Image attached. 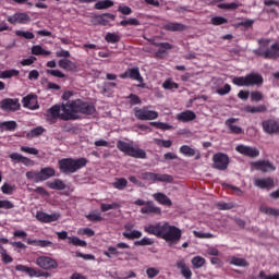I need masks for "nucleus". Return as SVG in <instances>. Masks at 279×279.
Here are the masks:
<instances>
[{
  "instance_id": "nucleus-1",
  "label": "nucleus",
  "mask_w": 279,
  "mask_h": 279,
  "mask_svg": "<svg viewBox=\"0 0 279 279\" xmlns=\"http://www.w3.org/2000/svg\"><path fill=\"white\" fill-rule=\"evenodd\" d=\"M71 97H73L72 92H64L62 99L66 102L53 105L46 111L47 123L53 125L58 123V119L61 121H77V119H82V114H95V106L82 99L70 100Z\"/></svg>"
},
{
  "instance_id": "nucleus-2",
  "label": "nucleus",
  "mask_w": 279,
  "mask_h": 279,
  "mask_svg": "<svg viewBox=\"0 0 279 279\" xmlns=\"http://www.w3.org/2000/svg\"><path fill=\"white\" fill-rule=\"evenodd\" d=\"M144 231L147 234H153L159 239H163L168 243L169 247L178 245L180 239H182V230L175 226H171L169 222H157L155 225H147L144 227Z\"/></svg>"
},
{
  "instance_id": "nucleus-3",
  "label": "nucleus",
  "mask_w": 279,
  "mask_h": 279,
  "mask_svg": "<svg viewBox=\"0 0 279 279\" xmlns=\"http://www.w3.org/2000/svg\"><path fill=\"white\" fill-rule=\"evenodd\" d=\"M85 165H88V160L86 158H64L59 160V169L61 173H75L83 169Z\"/></svg>"
},
{
  "instance_id": "nucleus-4",
  "label": "nucleus",
  "mask_w": 279,
  "mask_h": 279,
  "mask_svg": "<svg viewBox=\"0 0 279 279\" xmlns=\"http://www.w3.org/2000/svg\"><path fill=\"white\" fill-rule=\"evenodd\" d=\"M117 148L122 151V154H125L126 156H131V158H140V159H145L147 158V153L138 147L134 146V142H123V141H118L117 143Z\"/></svg>"
},
{
  "instance_id": "nucleus-5",
  "label": "nucleus",
  "mask_w": 279,
  "mask_h": 279,
  "mask_svg": "<svg viewBox=\"0 0 279 279\" xmlns=\"http://www.w3.org/2000/svg\"><path fill=\"white\" fill-rule=\"evenodd\" d=\"M117 148L122 151V154H125L126 156H131V158H140V159H145L147 158V153L138 147L134 146V142H123V141H118L117 143Z\"/></svg>"
},
{
  "instance_id": "nucleus-6",
  "label": "nucleus",
  "mask_w": 279,
  "mask_h": 279,
  "mask_svg": "<svg viewBox=\"0 0 279 279\" xmlns=\"http://www.w3.org/2000/svg\"><path fill=\"white\" fill-rule=\"evenodd\" d=\"M53 175H56V170L51 167L41 168L40 171L32 170L26 172L27 180H32L36 184L47 182Z\"/></svg>"
},
{
  "instance_id": "nucleus-7",
  "label": "nucleus",
  "mask_w": 279,
  "mask_h": 279,
  "mask_svg": "<svg viewBox=\"0 0 279 279\" xmlns=\"http://www.w3.org/2000/svg\"><path fill=\"white\" fill-rule=\"evenodd\" d=\"M134 112L140 121H154L158 118V111L149 110L147 107H135Z\"/></svg>"
},
{
  "instance_id": "nucleus-8",
  "label": "nucleus",
  "mask_w": 279,
  "mask_h": 279,
  "mask_svg": "<svg viewBox=\"0 0 279 279\" xmlns=\"http://www.w3.org/2000/svg\"><path fill=\"white\" fill-rule=\"evenodd\" d=\"M252 171H262V173H269L271 171H276V166L271 163L269 160H258L251 162Z\"/></svg>"
},
{
  "instance_id": "nucleus-9",
  "label": "nucleus",
  "mask_w": 279,
  "mask_h": 279,
  "mask_svg": "<svg viewBox=\"0 0 279 279\" xmlns=\"http://www.w3.org/2000/svg\"><path fill=\"white\" fill-rule=\"evenodd\" d=\"M120 77L121 80H128L130 77V80H134L141 84L140 88H145V83H143L144 80L138 68L128 69L124 73L120 74Z\"/></svg>"
},
{
  "instance_id": "nucleus-10",
  "label": "nucleus",
  "mask_w": 279,
  "mask_h": 279,
  "mask_svg": "<svg viewBox=\"0 0 279 279\" xmlns=\"http://www.w3.org/2000/svg\"><path fill=\"white\" fill-rule=\"evenodd\" d=\"M0 108L4 112H16L21 110V102L16 98H4L0 101Z\"/></svg>"
},
{
  "instance_id": "nucleus-11",
  "label": "nucleus",
  "mask_w": 279,
  "mask_h": 279,
  "mask_svg": "<svg viewBox=\"0 0 279 279\" xmlns=\"http://www.w3.org/2000/svg\"><path fill=\"white\" fill-rule=\"evenodd\" d=\"M37 267H40V269H58V262L56 259L49 257V256H40L36 259Z\"/></svg>"
},
{
  "instance_id": "nucleus-12",
  "label": "nucleus",
  "mask_w": 279,
  "mask_h": 279,
  "mask_svg": "<svg viewBox=\"0 0 279 279\" xmlns=\"http://www.w3.org/2000/svg\"><path fill=\"white\" fill-rule=\"evenodd\" d=\"M265 82V78L260 75V73H250L245 76V86H257V88H260Z\"/></svg>"
},
{
  "instance_id": "nucleus-13",
  "label": "nucleus",
  "mask_w": 279,
  "mask_h": 279,
  "mask_svg": "<svg viewBox=\"0 0 279 279\" xmlns=\"http://www.w3.org/2000/svg\"><path fill=\"white\" fill-rule=\"evenodd\" d=\"M60 213L47 214L45 211H37L36 219L41 223H53V221H58L60 219Z\"/></svg>"
},
{
  "instance_id": "nucleus-14",
  "label": "nucleus",
  "mask_w": 279,
  "mask_h": 279,
  "mask_svg": "<svg viewBox=\"0 0 279 279\" xmlns=\"http://www.w3.org/2000/svg\"><path fill=\"white\" fill-rule=\"evenodd\" d=\"M230 159L226 154H216L214 156V168L219 169L220 171H226L228 169V165Z\"/></svg>"
},
{
  "instance_id": "nucleus-15",
  "label": "nucleus",
  "mask_w": 279,
  "mask_h": 279,
  "mask_svg": "<svg viewBox=\"0 0 279 279\" xmlns=\"http://www.w3.org/2000/svg\"><path fill=\"white\" fill-rule=\"evenodd\" d=\"M7 21L11 23V25H16V23L25 25V23H29V21H32V17H29L27 13L17 12L13 15H9L7 17Z\"/></svg>"
},
{
  "instance_id": "nucleus-16",
  "label": "nucleus",
  "mask_w": 279,
  "mask_h": 279,
  "mask_svg": "<svg viewBox=\"0 0 279 279\" xmlns=\"http://www.w3.org/2000/svg\"><path fill=\"white\" fill-rule=\"evenodd\" d=\"M23 107L28 108V110H38L40 105H38V97L34 94L25 96L22 100Z\"/></svg>"
},
{
  "instance_id": "nucleus-17",
  "label": "nucleus",
  "mask_w": 279,
  "mask_h": 279,
  "mask_svg": "<svg viewBox=\"0 0 279 279\" xmlns=\"http://www.w3.org/2000/svg\"><path fill=\"white\" fill-rule=\"evenodd\" d=\"M177 269H179L181 276L184 279L193 278V270H191V267H189V265H186L185 259H178L177 260Z\"/></svg>"
},
{
  "instance_id": "nucleus-18",
  "label": "nucleus",
  "mask_w": 279,
  "mask_h": 279,
  "mask_svg": "<svg viewBox=\"0 0 279 279\" xmlns=\"http://www.w3.org/2000/svg\"><path fill=\"white\" fill-rule=\"evenodd\" d=\"M262 128L266 134H278L279 133V124L276 120H266L263 121Z\"/></svg>"
},
{
  "instance_id": "nucleus-19",
  "label": "nucleus",
  "mask_w": 279,
  "mask_h": 279,
  "mask_svg": "<svg viewBox=\"0 0 279 279\" xmlns=\"http://www.w3.org/2000/svg\"><path fill=\"white\" fill-rule=\"evenodd\" d=\"M179 151L183 156H186V158H193V156H195L196 160H199V158H202V153H199V150H196V149L192 148L189 145H182L179 148Z\"/></svg>"
},
{
  "instance_id": "nucleus-20",
  "label": "nucleus",
  "mask_w": 279,
  "mask_h": 279,
  "mask_svg": "<svg viewBox=\"0 0 279 279\" xmlns=\"http://www.w3.org/2000/svg\"><path fill=\"white\" fill-rule=\"evenodd\" d=\"M142 215H162V209L154 205V202L148 201L146 206L141 208Z\"/></svg>"
},
{
  "instance_id": "nucleus-21",
  "label": "nucleus",
  "mask_w": 279,
  "mask_h": 279,
  "mask_svg": "<svg viewBox=\"0 0 279 279\" xmlns=\"http://www.w3.org/2000/svg\"><path fill=\"white\" fill-rule=\"evenodd\" d=\"M254 185L257 186V189L269 190L274 189L275 182L271 178L255 179Z\"/></svg>"
},
{
  "instance_id": "nucleus-22",
  "label": "nucleus",
  "mask_w": 279,
  "mask_h": 279,
  "mask_svg": "<svg viewBox=\"0 0 279 279\" xmlns=\"http://www.w3.org/2000/svg\"><path fill=\"white\" fill-rule=\"evenodd\" d=\"M58 64L60 69H63V71H69L70 73H74V71H77V63L69 59H60Z\"/></svg>"
},
{
  "instance_id": "nucleus-23",
  "label": "nucleus",
  "mask_w": 279,
  "mask_h": 279,
  "mask_svg": "<svg viewBox=\"0 0 279 279\" xmlns=\"http://www.w3.org/2000/svg\"><path fill=\"white\" fill-rule=\"evenodd\" d=\"M178 121H182V123H189V121H195L197 116L192 110H186L177 114Z\"/></svg>"
},
{
  "instance_id": "nucleus-24",
  "label": "nucleus",
  "mask_w": 279,
  "mask_h": 279,
  "mask_svg": "<svg viewBox=\"0 0 279 279\" xmlns=\"http://www.w3.org/2000/svg\"><path fill=\"white\" fill-rule=\"evenodd\" d=\"M155 45L156 47H159L158 51L156 52L157 58H165L167 56V51L173 49V46L169 43H158Z\"/></svg>"
},
{
  "instance_id": "nucleus-25",
  "label": "nucleus",
  "mask_w": 279,
  "mask_h": 279,
  "mask_svg": "<svg viewBox=\"0 0 279 279\" xmlns=\"http://www.w3.org/2000/svg\"><path fill=\"white\" fill-rule=\"evenodd\" d=\"M251 99L253 104H258V101H263L265 99V95L259 92V90H254V92H245V99Z\"/></svg>"
},
{
  "instance_id": "nucleus-26",
  "label": "nucleus",
  "mask_w": 279,
  "mask_h": 279,
  "mask_svg": "<svg viewBox=\"0 0 279 279\" xmlns=\"http://www.w3.org/2000/svg\"><path fill=\"white\" fill-rule=\"evenodd\" d=\"M163 29H166L167 32H184V29H186V26L182 23L169 22L163 25Z\"/></svg>"
},
{
  "instance_id": "nucleus-27",
  "label": "nucleus",
  "mask_w": 279,
  "mask_h": 279,
  "mask_svg": "<svg viewBox=\"0 0 279 279\" xmlns=\"http://www.w3.org/2000/svg\"><path fill=\"white\" fill-rule=\"evenodd\" d=\"M153 197L158 204H161V206H173L171 199L163 193H155Z\"/></svg>"
},
{
  "instance_id": "nucleus-28",
  "label": "nucleus",
  "mask_w": 279,
  "mask_h": 279,
  "mask_svg": "<svg viewBox=\"0 0 279 279\" xmlns=\"http://www.w3.org/2000/svg\"><path fill=\"white\" fill-rule=\"evenodd\" d=\"M46 184L52 191H64V189H66V184L64 183V181H62L60 179H54L53 181H48Z\"/></svg>"
},
{
  "instance_id": "nucleus-29",
  "label": "nucleus",
  "mask_w": 279,
  "mask_h": 279,
  "mask_svg": "<svg viewBox=\"0 0 279 279\" xmlns=\"http://www.w3.org/2000/svg\"><path fill=\"white\" fill-rule=\"evenodd\" d=\"M28 245H35V247H51L53 245V242L49 240H32L28 239L26 241Z\"/></svg>"
},
{
  "instance_id": "nucleus-30",
  "label": "nucleus",
  "mask_w": 279,
  "mask_h": 279,
  "mask_svg": "<svg viewBox=\"0 0 279 279\" xmlns=\"http://www.w3.org/2000/svg\"><path fill=\"white\" fill-rule=\"evenodd\" d=\"M234 123H236V119H234V118L228 119L225 122V124L227 125V128H229V130L232 134H241V132H243V129L234 125Z\"/></svg>"
},
{
  "instance_id": "nucleus-31",
  "label": "nucleus",
  "mask_w": 279,
  "mask_h": 279,
  "mask_svg": "<svg viewBox=\"0 0 279 279\" xmlns=\"http://www.w3.org/2000/svg\"><path fill=\"white\" fill-rule=\"evenodd\" d=\"M114 19L116 16L112 13H105L96 16V21L99 23V25H108V23H110V21H114Z\"/></svg>"
},
{
  "instance_id": "nucleus-32",
  "label": "nucleus",
  "mask_w": 279,
  "mask_h": 279,
  "mask_svg": "<svg viewBox=\"0 0 279 279\" xmlns=\"http://www.w3.org/2000/svg\"><path fill=\"white\" fill-rule=\"evenodd\" d=\"M268 51V60H278L279 58V43H275L270 46Z\"/></svg>"
},
{
  "instance_id": "nucleus-33",
  "label": "nucleus",
  "mask_w": 279,
  "mask_h": 279,
  "mask_svg": "<svg viewBox=\"0 0 279 279\" xmlns=\"http://www.w3.org/2000/svg\"><path fill=\"white\" fill-rule=\"evenodd\" d=\"M16 121L0 122L1 132H14L16 130Z\"/></svg>"
},
{
  "instance_id": "nucleus-34",
  "label": "nucleus",
  "mask_w": 279,
  "mask_h": 279,
  "mask_svg": "<svg viewBox=\"0 0 279 279\" xmlns=\"http://www.w3.org/2000/svg\"><path fill=\"white\" fill-rule=\"evenodd\" d=\"M245 112H250L251 114H258L260 112H267V106L259 105V106H246Z\"/></svg>"
},
{
  "instance_id": "nucleus-35",
  "label": "nucleus",
  "mask_w": 279,
  "mask_h": 279,
  "mask_svg": "<svg viewBox=\"0 0 279 279\" xmlns=\"http://www.w3.org/2000/svg\"><path fill=\"white\" fill-rule=\"evenodd\" d=\"M31 52L33 56H51V51L45 50L40 45L33 46Z\"/></svg>"
},
{
  "instance_id": "nucleus-36",
  "label": "nucleus",
  "mask_w": 279,
  "mask_h": 279,
  "mask_svg": "<svg viewBox=\"0 0 279 279\" xmlns=\"http://www.w3.org/2000/svg\"><path fill=\"white\" fill-rule=\"evenodd\" d=\"M193 269H202L204 265H206V258L202 256H195L191 260Z\"/></svg>"
},
{
  "instance_id": "nucleus-37",
  "label": "nucleus",
  "mask_w": 279,
  "mask_h": 279,
  "mask_svg": "<svg viewBox=\"0 0 279 279\" xmlns=\"http://www.w3.org/2000/svg\"><path fill=\"white\" fill-rule=\"evenodd\" d=\"M14 191H16V185L12 183L4 182L1 186V192L3 193V195H12Z\"/></svg>"
},
{
  "instance_id": "nucleus-38",
  "label": "nucleus",
  "mask_w": 279,
  "mask_h": 279,
  "mask_svg": "<svg viewBox=\"0 0 279 279\" xmlns=\"http://www.w3.org/2000/svg\"><path fill=\"white\" fill-rule=\"evenodd\" d=\"M0 255L2 258V263H4V265H10V263H13L14 260V258H12L10 254H8V250H5L3 245H0Z\"/></svg>"
},
{
  "instance_id": "nucleus-39",
  "label": "nucleus",
  "mask_w": 279,
  "mask_h": 279,
  "mask_svg": "<svg viewBox=\"0 0 279 279\" xmlns=\"http://www.w3.org/2000/svg\"><path fill=\"white\" fill-rule=\"evenodd\" d=\"M245 156L248 158H258L260 156V150L256 147L245 146Z\"/></svg>"
},
{
  "instance_id": "nucleus-40",
  "label": "nucleus",
  "mask_w": 279,
  "mask_h": 279,
  "mask_svg": "<svg viewBox=\"0 0 279 279\" xmlns=\"http://www.w3.org/2000/svg\"><path fill=\"white\" fill-rule=\"evenodd\" d=\"M114 5V2L112 0H102L98 1L95 4L96 10H108V8H112Z\"/></svg>"
},
{
  "instance_id": "nucleus-41",
  "label": "nucleus",
  "mask_w": 279,
  "mask_h": 279,
  "mask_svg": "<svg viewBox=\"0 0 279 279\" xmlns=\"http://www.w3.org/2000/svg\"><path fill=\"white\" fill-rule=\"evenodd\" d=\"M153 182H173V177L169 174L155 173Z\"/></svg>"
},
{
  "instance_id": "nucleus-42",
  "label": "nucleus",
  "mask_w": 279,
  "mask_h": 279,
  "mask_svg": "<svg viewBox=\"0 0 279 279\" xmlns=\"http://www.w3.org/2000/svg\"><path fill=\"white\" fill-rule=\"evenodd\" d=\"M112 186L118 191H123L128 186V180L125 178L116 179Z\"/></svg>"
},
{
  "instance_id": "nucleus-43",
  "label": "nucleus",
  "mask_w": 279,
  "mask_h": 279,
  "mask_svg": "<svg viewBox=\"0 0 279 279\" xmlns=\"http://www.w3.org/2000/svg\"><path fill=\"white\" fill-rule=\"evenodd\" d=\"M19 75L17 70H5L0 72V80H10V77H16Z\"/></svg>"
},
{
  "instance_id": "nucleus-44",
  "label": "nucleus",
  "mask_w": 279,
  "mask_h": 279,
  "mask_svg": "<svg viewBox=\"0 0 279 279\" xmlns=\"http://www.w3.org/2000/svg\"><path fill=\"white\" fill-rule=\"evenodd\" d=\"M260 213H264V215H270L271 217H279V209L262 206Z\"/></svg>"
},
{
  "instance_id": "nucleus-45",
  "label": "nucleus",
  "mask_w": 279,
  "mask_h": 279,
  "mask_svg": "<svg viewBox=\"0 0 279 279\" xmlns=\"http://www.w3.org/2000/svg\"><path fill=\"white\" fill-rule=\"evenodd\" d=\"M105 40L107 43H111V45H114V43H119V40H121V36H119L117 33H107Z\"/></svg>"
},
{
  "instance_id": "nucleus-46",
  "label": "nucleus",
  "mask_w": 279,
  "mask_h": 279,
  "mask_svg": "<svg viewBox=\"0 0 279 279\" xmlns=\"http://www.w3.org/2000/svg\"><path fill=\"white\" fill-rule=\"evenodd\" d=\"M120 207H121V205H119V203H111V204L102 203V204H100V210L102 213H108V210H114Z\"/></svg>"
},
{
  "instance_id": "nucleus-47",
  "label": "nucleus",
  "mask_w": 279,
  "mask_h": 279,
  "mask_svg": "<svg viewBox=\"0 0 279 279\" xmlns=\"http://www.w3.org/2000/svg\"><path fill=\"white\" fill-rule=\"evenodd\" d=\"M154 141L158 147H165L166 149H169L173 145L171 140L155 138Z\"/></svg>"
},
{
  "instance_id": "nucleus-48",
  "label": "nucleus",
  "mask_w": 279,
  "mask_h": 279,
  "mask_svg": "<svg viewBox=\"0 0 279 279\" xmlns=\"http://www.w3.org/2000/svg\"><path fill=\"white\" fill-rule=\"evenodd\" d=\"M122 234L125 239H130V240L141 239V236H143V232L138 230H133L131 232H123Z\"/></svg>"
},
{
  "instance_id": "nucleus-49",
  "label": "nucleus",
  "mask_w": 279,
  "mask_h": 279,
  "mask_svg": "<svg viewBox=\"0 0 279 279\" xmlns=\"http://www.w3.org/2000/svg\"><path fill=\"white\" fill-rule=\"evenodd\" d=\"M69 239V243H71L72 245H75L77 247H86V241L81 240L77 236H70Z\"/></svg>"
},
{
  "instance_id": "nucleus-50",
  "label": "nucleus",
  "mask_w": 279,
  "mask_h": 279,
  "mask_svg": "<svg viewBox=\"0 0 279 279\" xmlns=\"http://www.w3.org/2000/svg\"><path fill=\"white\" fill-rule=\"evenodd\" d=\"M15 36H20L21 38H25L26 40H34L35 38L34 33L28 31H15Z\"/></svg>"
},
{
  "instance_id": "nucleus-51",
  "label": "nucleus",
  "mask_w": 279,
  "mask_h": 279,
  "mask_svg": "<svg viewBox=\"0 0 279 279\" xmlns=\"http://www.w3.org/2000/svg\"><path fill=\"white\" fill-rule=\"evenodd\" d=\"M88 221H104V217H101V213L99 211H92L86 216Z\"/></svg>"
},
{
  "instance_id": "nucleus-52",
  "label": "nucleus",
  "mask_w": 279,
  "mask_h": 279,
  "mask_svg": "<svg viewBox=\"0 0 279 279\" xmlns=\"http://www.w3.org/2000/svg\"><path fill=\"white\" fill-rule=\"evenodd\" d=\"M162 88H165L166 90H173V88L175 89L180 88V85H178V83L171 80H167L163 82Z\"/></svg>"
},
{
  "instance_id": "nucleus-53",
  "label": "nucleus",
  "mask_w": 279,
  "mask_h": 279,
  "mask_svg": "<svg viewBox=\"0 0 279 279\" xmlns=\"http://www.w3.org/2000/svg\"><path fill=\"white\" fill-rule=\"evenodd\" d=\"M150 125L157 128V130H172L173 126L171 124H167L165 122H150Z\"/></svg>"
},
{
  "instance_id": "nucleus-54",
  "label": "nucleus",
  "mask_w": 279,
  "mask_h": 279,
  "mask_svg": "<svg viewBox=\"0 0 279 279\" xmlns=\"http://www.w3.org/2000/svg\"><path fill=\"white\" fill-rule=\"evenodd\" d=\"M230 90H232V86H230V84H225L223 87L217 88L216 93L217 95H220L221 97H223V95H228Z\"/></svg>"
},
{
  "instance_id": "nucleus-55",
  "label": "nucleus",
  "mask_w": 279,
  "mask_h": 279,
  "mask_svg": "<svg viewBox=\"0 0 279 279\" xmlns=\"http://www.w3.org/2000/svg\"><path fill=\"white\" fill-rule=\"evenodd\" d=\"M158 274H160V269H158V268L149 267L146 269V275H147V278H149V279L156 278V276H158Z\"/></svg>"
},
{
  "instance_id": "nucleus-56",
  "label": "nucleus",
  "mask_w": 279,
  "mask_h": 279,
  "mask_svg": "<svg viewBox=\"0 0 279 279\" xmlns=\"http://www.w3.org/2000/svg\"><path fill=\"white\" fill-rule=\"evenodd\" d=\"M46 73H47V75H52V77H59V78L66 77V74H64L60 70H47Z\"/></svg>"
},
{
  "instance_id": "nucleus-57",
  "label": "nucleus",
  "mask_w": 279,
  "mask_h": 279,
  "mask_svg": "<svg viewBox=\"0 0 279 279\" xmlns=\"http://www.w3.org/2000/svg\"><path fill=\"white\" fill-rule=\"evenodd\" d=\"M21 151H24V154H31V156H38L39 151L38 149L34 147H28V146H21Z\"/></svg>"
},
{
  "instance_id": "nucleus-58",
  "label": "nucleus",
  "mask_w": 279,
  "mask_h": 279,
  "mask_svg": "<svg viewBox=\"0 0 279 279\" xmlns=\"http://www.w3.org/2000/svg\"><path fill=\"white\" fill-rule=\"evenodd\" d=\"M218 8H220L221 10H236V8H239V3L236 2L220 3L218 4Z\"/></svg>"
},
{
  "instance_id": "nucleus-59",
  "label": "nucleus",
  "mask_w": 279,
  "mask_h": 279,
  "mask_svg": "<svg viewBox=\"0 0 279 279\" xmlns=\"http://www.w3.org/2000/svg\"><path fill=\"white\" fill-rule=\"evenodd\" d=\"M0 208H3L4 210H12V208H14V203L8 199H0Z\"/></svg>"
},
{
  "instance_id": "nucleus-60",
  "label": "nucleus",
  "mask_w": 279,
  "mask_h": 279,
  "mask_svg": "<svg viewBox=\"0 0 279 279\" xmlns=\"http://www.w3.org/2000/svg\"><path fill=\"white\" fill-rule=\"evenodd\" d=\"M226 23H228V20L223 16L211 17V25H223Z\"/></svg>"
},
{
  "instance_id": "nucleus-61",
  "label": "nucleus",
  "mask_w": 279,
  "mask_h": 279,
  "mask_svg": "<svg viewBox=\"0 0 279 279\" xmlns=\"http://www.w3.org/2000/svg\"><path fill=\"white\" fill-rule=\"evenodd\" d=\"M230 264L238 267H243L245 265V259L233 256L230 258Z\"/></svg>"
},
{
  "instance_id": "nucleus-62",
  "label": "nucleus",
  "mask_w": 279,
  "mask_h": 279,
  "mask_svg": "<svg viewBox=\"0 0 279 279\" xmlns=\"http://www.w3.org/2000/svg\"><path fill=\"white\" fill-rule=\"evenodd\" d=\"M194 236H196V239H213V234L211 233H205L202 231H193Z\"/></svg>"
},
{
  "instance_id": "nucleus-63",
  "label": "nucleus",
  "mask_w": 279,
  "mask_h": 279,
  "mask_svg": "<svg viewBox=\"0 0 279 279\" xmlns=\"http://www.w3.org/2000/svg\"><path fill=\"white\" fill-rule=\"evenodd\" d=\"M135 245H142V246L154 245V240H151L149 238H143L142 240L136 241Z\"/></svg>"
},
{
  "instance_id": "nucleus-64",
  "label": "nucleus",
  "mask_w": 279,
  "mask_h": 279,
  "mask_svg": "<svg viewBox=\"0 0 279 279\" xmlns=\"http://www.w3.org/2000/svg\"><path fill=\"white\" fill-rule=\"evenodd\" d=\"M259 278H263V279H279V272H277L275 275H267V274H265V270H260Z\"/></svg>"
}]
</instances>
